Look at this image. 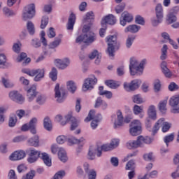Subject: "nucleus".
I'll return each mask as SVG.
<instances>
[{
  "instance_id": "1",
  "label": "nucleus",
  "mask_w": 179,
  "mask_h": 179,
  "mask_svg": "<svg viewBox=\"0 0 179 179\" xmlns=\"http://www.w3.org/2000/svg\"><path fill=\"white\" fill-rule=\"evenodd\" d=\"M146 64V59H143L140 63L134 57L130 58L129 69L131 76H141L143 73V66Z\"/></svg>"
},
{
  "instance_id": "2",
  "label": "nucleus",
  "mask_w": 179,
  "mask_h": 179,
  "mask_svg": "<svg viewBox=\"0 0 179 179\" xmlns=\"http://www.w3.org/2000/svg\"><path fill=\"white\" fill-rule=\"evenodd\" d=\"M106 43H108V48L106 54L109 57L113 58L115 50H120V43L117 42L116 35H109L106 37Z\"/></svg>"
},
{
  "instance_id": "3",
  "label": "nucleus",
  "mask_w": 179,
  "mask_h": 179,
  "mask_svg": "<svg viewBox=\"0 0 179 179\" xmlns=\"http://www.w3.org/2000/svg\"><path fill=\"white\" fill-rule=\"evenodd\" d=\"M97 40V35L92 31H90L86 34H81L76 39V43L80 44L83 42L86 45L93 44Z\"/></svg>"
},
{
  "instance_id": "4",
  "label": "nucleus",
  "mask_w": 179,
  "mask_h": 179,
  "mask_svg": "<svg viewBox=\"0 0 179 179\" xmlns=\"http://www.w3.org/2000/svg\"><path fill=\"white\" fill-rule=\"evenodd\" d=\"M94 114H96V112L94 110H90L89 112L88 116L85 119V122H89L92 121L91 122V127L92 129H96L97 127H99V122L101 121L102 118L101 114H97L94 116Z\"/></svg>"
},
{
  "instance_id": "5",
  "label": "nucleus",
  "mask_w": 179,
  "mask_h": 179,
  "mask_svg": "<svg viewBox=\"0 0 179 179\" xmlns=\"http://www.w3.org/2000/svg\"><path fill=\"white\" fill-rule=\"evenodd\" d=\"M23 73L29 75V76H35L34 78V82H40L44 78V69L30 70L29 69H24L22 70Z\"/></svg>"
},
{
  "instance_id": "6",
  "label": "nucleus",
  "mask_w": 179,
  "mask_h": 179,
  "mask_svg": "<svg viewBox=\"0 0 179 179\" xmlns=\"http://www.w3.org/2000/svg\"><path fill=\"white\" fill-rule=\"evenodd\" d=\"M36 15V6L34 3H31L24 8L22 12L23 20H29V19H33Z\"/></svg>"
},
{
  "instance_id": "7",
  "label": "nucleus",
  "mask_w": 179,
  "mask_h": 179,
  "mask_svg": "<svg viewBox=\"0 0 179 179\" xmlns=\"http://www.w3.org/2000/svg\"><path fill=\"white\" fill-rule=\"evenodd\" d=\"M131 120L132 118L129 116H127L124 120V116L122 115V112L121 110H117V120L114 122V128L117 129V128H120V127H122L124 122L127 124H129L131 122Z\"/></svg>"
},
{
  "instance_id": "8",
  "label": "nucleus",
  "mask_w": 179,
  "mask_h": 179,
  "mask_svg": "<svg viewBox=\"0 0 179 179\" xmlns=\"http://www.w3.org/2000/svg\"><path fill=\"white\" fill-rule=\"evenodd\" d=\"M55 97L57 103H64L66 99V92L62 88L59 89V84H57L55 87Z\"/></svg>"
},
{
  "instance_id": "9",
  "label": "nucleus",
  "mask_w": 179,
  "mask_h": 179,
  "mask_svg": "<svg viewBox=\"0 0 179 179\" xmlns=\"http://www.w3.org/2000/svg\"><path fill=\"white\" fill-rule=\"evenodd\" d=\"M97 83V78L92 76V77H90L85 79V83L83 86V92H87V90H92L94 87V85Z\"/></svg>"
},
{
  "instance_id": "10",
  "label": "nucleus",
  "mask_w": 179,
  "mask_h": 179,
  "mask_svg": "<svg viewBox=\"0 0 179 179\" xmlns=\"http://www.w3.org/2000/svg\"><path fill=\"white\" fill-rule=\"evenodd\" d=\"M142 84V81L141 80H133L130 83H124V88L127 92H134V90H136V89H139V86Z\"/></svg>"
},
{
  "instance_id": "11",
  "label": "nucleus",
  "mask_w": 179,
  "mask_h": 179,
  "mask_svg": "<svg viewBox=\"0 0 179 179\" xmlns=\"http://www.w3.org/2000/svg\"><path fill=\"white\" fill-rule=\"evenodd\" d=\"M9 97L13 101H15L18 104H23L24 103V97L17 91L10 92L9 93Z\"/></svg>"
},
{
  "instance_id": "12",
  "label": "nucleus",
  "mask_w": 179,
  "mask_h": 179,
  "mask_svg": "<svg viewBox=\"0 0 179 179\" xmlns=\"http://www.w3.org/2000/svg\"><path fill=\"white\" fill-rule=\"evenodd\" d=\"M132 20H134V16H132V14L128 13V11H124L122 13L120 18L121 26H127V23H131Z\"/></svg>"
},
{
  "instance_id": "13",
  "label": "nucleus",
  "mask_w": 179,
  "mask_h": 179,
  "mask_svg": "<svg viewBox=\"0 0 179 179\" xmlns=\"http://www.w3.org/2000/svg\"><path fill=\"white\" fill-rule=\"evenodd\" d=\"M169 104L173 107L172 110L173 114L179 113V95L172 96L169 100Z\"/></svg>"
},
{
  "instance_id": "14",
  "label": "nucleus",
  "mask_w": 179,
  "mask_h": 179,
  "mask_svg": "<svg viewBox=\"0 0 179 179\" xmlns=\"http://www.w3.org/2000/svg\"><path fill=\"white\" fill-rule=\"evenodd\" d=\"M38 92H37V87L35 85H32L29 89L27 90V99L28 101L31 102L34 100L36 96L38 94Z\"/></svg>"
},
{
  "instance_id": "15",
  "label": "nucleus",
  "mask_w": 179,
  "mask_h": 179,
  "mask_svg": "<svg viewBox=\"0 0 179 179\" xmlns=\"http://www.w3.org/2000/svg\"><path fill=\"white\" fill-rule=\"evenodd\" d=\"M54 62L55 65L59 69H66V68H68L71 64V61L68 58H64L63 59H56Z\"/></svg>"
},
{
  "instance_id": "16",
  "label": "nucleus",
  "mask_w": 179,
  "mask_h": 179,
  "mask_svg": "<svg viewBox=\"0 0 179 179\" xmlns=\"http://www.w3.org/2000/svg\"><path fill=\"white\" fill-rule=\"evenodd\" d=\"M24 157H26V152L24 150H18L12 153L10 155L9 159L13 162H15L16 160H22V159H24Z\"/></svg>"
},
{
  "instance_id": "17",
  "label": "nucleus",
  "mask_w": 179,
  "mask_h": 179,
  "mask_svg": "<svg viewBox=\"0 0 179 179\" xmlns=\"http://www.w3.org/2000/svg\"><path fill=\"white\" fill-rule=\"evenodd\" d=\"M65 119L66 120V122H69V121L71 122L70 128L71 131H75L77 127H79V122H78L76 118H75V117L72 116V115L69 114L66 115Z\"/></svg>"
},
{
  "instance_id": "18",
  "label": "nucleus",
  "mask_w": 179,
  "mask_h": 179,
  "mask_svg": "<svg viewBox=\"0 0 179 179\" xmlns=\"http://www.w3.org/2000/svg\"><path fill=\"white\" fill-rule=\"evenodd\" d=\"M173 163L176 164V170L171 173V177L173 179L179 178V155L176 154L173 158Z\"/></svg>"
},
{
  "instance_id": "19",
  "label": "nucleus",
  "mask_w": 179,
  "mask_h": 179,
  "mask_svg": "<svg viewBox=\"0 0 179 179\" xmlns=\"http://www.w3.org/2000/svg\"><path fill=\"white\" fill-rule=\"evenodd\" d=\"M161 69L162 73H164L166 78H171V76H173V73H171V71H170V69L167 68V62H166L165 61L162 62Z\"/></svg>"
},
{
  "instance_id": "20",
  "label": "nucleus",
  "mask_w": 179,
  "mask_h": 179,
  "mask_svg": "<svg viewBox=\"0 0 179 179\" xmlns=\"http://www.w3.org/2000/svg\"><path fill=\"white\" fill-rule=\"evenodd\" d=\"M164 122H164V117H162L155 123L151 133L152 136H155V135L157 134L159 129H160V127H159V125H164Z\"/></svg>"
},
{
  "instance_id": "21",
  "label": "nucleus",
  "mask_w": 179,
  "mask_h": 179,
  "mask_svg": "<svg viewBox=\"0 0 179 179\" xmlns=\"http://www.w3.org/2000/svg\"><path fill=\"white\" fill-rule=\"evenodd\" d=\"M76 22V15L72 13L69 17V20L67 23V30H73V26H75Z\"/></svg>"
},
{
  "instance_id": "22",
  "label": "nucleus",
  "mask_w": 179,
  "mask_h": 179,
  "mask_svg": "<svg viewBox=\"0 0 179 179\" xmlns=\"http://www.w3.org/2000/svg\"><path fill=\"white\" fill-rule=\"evenodd\" d=\"M28 126L31 134L36 135V134H37V130L36 129V127H37V119L36 117L32 118L29 121Z\"/></svg>"
},
{
  "instance_id": "23",
  "label": "nucleus",
  "mask_w": 179,
  "mask_h": 179,
  "mask_svg": "<svg viewBox=\"0 0 179 179\" xmlns=\"http://www.w3.org/2000/svg\"><path fill=\"white\" fill-rule=\"evenodd\" d=\"M94 20V13L93 11L87 12L85 16L83 17V23H90L92 24L93 21Z\"/></svg>"
},
{
  "instance_id": "24",
  "label": "nucleus",
  "mask_w": 179,
  "mask_h": 179,
  "mask_svg": "<svg viewBox=\"0 0 179 179\" xmlns=\"http://www.w3.org/2000/svg\"><path fill=\"white\" fill-rule=\"evenodd\" d=\"M103 21L106 24H110L111 26L117 23V19L115 18V16H114V15L112 14H109L108 15L105 17Z\"/></svg>"
},
{
  "instance_id": "25",
  "label": "nucleus",
  "mask_w": 179,
  "mask_h": 179,
  "mask_svg": "<svg viewBox=\"0 0 179 179\" xmlns=\"http://www.w3.org/2000/svg\"><path fill=\"white\" fill-rule=\"evenodd\" d=\"M138 143H140V148H142L144 143H146L147 145H150V143L153 142V138H151L149 136L143 137L142 136H140L138 137Z\"/></svg>"
},
{
  "instance_id": "26",
  "label": "nucleus",
  "mask_w": 179,
  "mask_h": 179,
  "mask_svg": "<svg viewBox=\"0 0 179 179\" xmlns=\"http://www.w3.org/2000/svg\"><path fill=\"white\" fill-rule=\"evenodd\" d=\"M139 30H141V26L136 24H131L129 25L127 27L125 28L124 32L138 33Z\"/></svg>"
},
{
  "instance_id": "27",
  "label": "nucleus",
  "mask_w": 179,
  "mask_h": 179,
  "mask_svg": "<svg viewBox=\"0 0 179 179\" xmlns=\"http://www.w3.org/2000/svg\"><path fill=\"white\" fill-rule=\"evenodd\" d=\"M17 122V117L16 116V114L11 113L9 115L8 118V127L10 128H13L16 126V123Z\"/></svg>"
},
{
  "instance_id": "28",
  "label": "nucleus",
  "mask_w": 179,
  "mask_h": 179,
  "mask_svg": "<svg viewBox=\"0 0 179 179\" xmlns=\"http://www.w3.org/2000/svg\"><path fill=\"white\" fill-rule=\"evenodd\" d=\"M96 57V59L95 60V64H96V65H99V64H100V59H101V55L99 54V51L94 50L92 53L89 55L90 59H94Z\"/></svg>"
},
{
  "instance_id": "29",
  "label": "nucleus",
  "mask_w": 179,
  "mask_h": 179,
  "mask_svg": "<svg viewBox=\"0 0 179 179\" xmlns=\"http://www.w3.org/2000/svg\"><path fill=\"white\" fill-rule=\"evenodd\" d=\"M58 157L59 160H61V162H62L63 163H66L68 160V157L66 156V152L62 148H59L58 151Z\"/></svg>"
},
{
  "instance_id": "30",
  "label": "nucleus",
  "mask_w": 179,
  "mask_h": 179,
  "mask_svg": "<svg viewBox=\"0 0 179 179\" xmlns=\"http://www.w3.org/2000/svg\"><path fill=\"white\" fill-rule=\"evenodd\" d=\"M35 99L36 103L39 106H43V104L45 103V101H47V98L45 97V96H44L43 94L40 92L37 94Z\"/></svg>"
},
{
  "instance_id": "31",
  "label": "nucleus",
  "mask_w": 179,
  "mask_h": 179,
  "mask_svg": "<svg viewBox=\"0 0 179 179\" xmlns=\"http://www.w3.org/2000/svg\"><path fill=\"white\" fill-rule=\"evenodd\" d=\"M41 159L45 166H48V167H51V158H50V155H48V154H47L46 152H43L41 154Z\"/></svg>"
},
{
  "instance_id": "32",
  "label": "nucleus",
  "mask_w": 179,
  "mask_h": 179,
  "mask_svg": "<svg viewBox=\"0 0 179 179\" xmlns=\"http://www.w3.org/2000/svg\"><path fill=\"white\" fill-rule=\"evenodd\" d=\"M127 148L128 149H136V148H141L139 140L137 138L136 141H130L127 143Z\"/></svg>"
},
{
  "instance_id": "33",
  "label": "nucleus",
  "mask_w": 179,
  "mask_h": 179,
  "mask_svg": "<svg viewBox=\"0 0 179 179\" xmlns=\"http://www.w3.org/2000/svg\"><path fill=\"white\" fill-rule=\"evenodd\" d=\"M9 64L6 63V56L5 54H0V68L1 69H6Z\"/></svg>"
},
{
  "instance_id": "34",
  "label": "nucleus",
  "mask_w": 179,
  "mask_h": 179,
  "mask_svg": "<svg viewBox=\"0 0 179 179\" xmlns=\"http://www.w3.org/2000/svg\"><path fill=\"white\" fill-rule=\"evenodd\" d=\"M148 114L149 116V119L151 118V120H156V108L155 107V106H150L148 110Z\"/></svg>"
},
{
  "instance_id": "35",
  "label": "nucleus",
  "mask_w": 179,
  "mask_h": 179,
  "mask_svg": "<svg viewBox=\"0 0 179 179\" xmlns=\"http://www.w3.org/2000/svg\"><path fill=\"white\" fill-rule=\"evenodd\" d=\"M43 127L46 131H52V124L51 123V120L50 117H46L43 120Z\"/></svg>"
},
{
  "instance_id": "36",
  "label": "nucleus",
  "mask_w": 179,
  "mask_h": 179,
  "mask_svg": "<svg viewBox=\"0 0 179 179\" xmlns=\"http://www.w3.org/2000/svg\"><path fill=\"white\" fill-rule=\"evenodd\" d=\"M27 29L30 36H34V34L36 33V28L34 27V24H33L31 21L27 22Z\"/></svg>"
},
{
  "instance_id": "37",
  "label": "nucleus",
  "mask_w": 179,
  "mask_h": 179,
  "mask_svg": "<svg viewBox=\"0 0 179 179\" xmlns=\"http://www.w3.org/2000/svg\"><path fill=\"white\" fill-rule=\"evenodd\" d=\"M177 22V16L173 13V12H169L166 17V22L168 24H171Z\"/></svg>"
},
{
  "instance_id": "38",
  "label": "nucleus",
  "mask_w": 179,
  "mask_h": 179,
  "mask_svg": "<svg viewBox=\"0 0 179 179\" xmlns=\"http://www.w3.org/2000/svg\"><path fill=\"white\" fill-rule=\"evenodd\" d=\"M26 153L28 156H31L34 157H40V152L34 148H29L26 150Z\"/></svg>"
},
{
  "instance_id": "39",
  "label": "nucleus",
  "mask_w": 179,
  "mask_h": 179,
  "mask_svg": "<svg viewBox=\"0 0 179 179\" xmlns=\"http://www.w3.org/2000/svg\"><path fill=\"white\" fill-rule=\"evenodd\" d=\"M155 13H156V17H164L163 14V6L162 4L158 3L157 4L155 7Z\"/></svg>"
},
{
  "instance_id": "40",
  "label": "nucleus",
  "mask_w": 179,
  "mask_h": 179,
  "mask_svg": "<svg viewBox=\"0 0 179 179\" xmlns=\"http://www.w3.org/2000/svg\"><path fill=\"white\" fill-rule=\"evenodd\" d=\"M28 143H29L30 146H34V148H37V146H38V143H40L38 136H35L33 138H31L28 141Z\"/></svg>"
},
{
  "instance_id": "41",
  "label": "nucleus",
  "mask_w": 179,
  "mask_h": 179,
  "mask_svg": "<svg viewBox=\"0 0 179 179\" xmlns=\"http://www.w3.org/2000/svg\"><path fill=\"white\" fill-rule=\"evenodd\" d=\"M67 90L70 93H75L76 92V84L72 80L67 82Z\"/></svg>"
},
{
  "instance_id": "42",
  "label": "nucleus",
  "mask_w": 179,
  "mask_h": 179,
  "mask_svg": "<svg viewBox=\"0 0 179 179\" xmlns=\"http://www.w3.org/2000/svg\"><path fill=\"white\" fill-rule=\"evenodd\" d=\"M61 39L60 38H55V41L49 43L48 48L51 50H54V48H57L61 44Z\"/></svg>"
},
{
  "instance_id": "43",
  "label": "nucleus",
  "mask_w": 179,
  "mask_h": 179,
  "mask_svg": "<svg viewBox=\"0 0 179 179\" xmlns=\"http://www.w3.org/2000/svg\"><path fill=\"white\" fill-rule=\"evenodd\" d=\"M167 100L162 101L159 104V110L162 113V114H166V111H167Z\"/></svg>"
},
{
  "instance_id": "44",
  "label": "nucleus",
  "mask_w": 179,
  "mask_h": 179,
  "mask_svg": "<svg viewBox=\"0 0 179 179\" xmlns=\"http://www.w3.org/2000/svg\"><path fill=\"white\" fill-rule=\"evenodd\" d=\"M168 50H169V48L167 47V45H164L162 48L161 49L162 55L160 56V59H162V61H164V59H167Z\"/></svg>"
},
{
  "instance_id": "45",
  "label": "nucleus",
  "mask_w": 179,
  "mask_h": 179,
  "mask_svg": "<svg viewBox=\"0 0 179 179\" xmlns=\"http://www.w3.org/2000/svg\"><path fill=\"white\" fill-rule=\"evenodd\" d=\"M129 132L132 136H138L142 132V128L130 127Z\"/></svg>"
},
{
  "instance_id": "46",
  "label": "nucleus",
  "mask_w": 179,
  "mask_h": 179,
  "mask_svg": "<svg viewBox=\"0 0 179 179\" xmlns=\"http://www.w3.org/2000/svg\"><path fill=\"white\" fill-rule=\"evenodd\" d=\"M132 101L136 104H142V103H144L145 101H143V98H142V96L141 94H136L132 96Z\"/></svg>"
},
{
  "instance_id": "47",
  "label": "nucleus",
  "mask_w": 179,
  "mask_h": 179,
  "mask_svg": "<svg viewBox=\"0 0 179 179\" xmlns=\"http://www.w3.org/2000/svg\"><path fill=\"white\" fill-rule=\"evenodd\" d=\"M125 6H127L125 3H121L120 4L116 6L115 8L116 13L117 15H120V13H122V12H124V10H125Z\"/></svg>"
},
{
  "instance_id": "48",
  "label": "nucleus",
  "mask_w": 179,
  "mask_h": 179,
  "mask_svg": "<svg viewBox=\"0 0 179 179\" xmlns=\"http://www.w3.org/2000/svg\"><path fill=\"white\" fill-rule=\"evenodd\" d=\"M49 76L53 82H55V80H57L58 76V71H57V69H55V67H53L52 69V71L49 74Z\"/></svg>"
},
{
  "instance_id": "49",
  "label": "nucleus",
  "mask_w": 179,
  "mask_h": 179,
  "mask_svg": "<svg viewBox=\"0 0 179 179\" xmlns=\"http://www.w3.org/2000/svg\"><path fill=\"white\" fill-rule=\"evenodd\" d=\"M105 85H106V86L110 89H117V87L120 86L118 84L115 83V81L113 80H108L105 81Z\"/></svg>"
},
{
  "instance_id": "50",
  "label": "nucleus",
  "mask_w": 179,
  "mask_h": 179,
  "mask_svg": "<svg viewBox=\"0 0 179 179\" xmlns=\"http://www.w3.org/2000/svg\"><path fill=\"white\" fill-rule=\"evenodd\" d=\"M3 13L6 17L15 16V15H16V13L13 12V10H11L8 7H4L3 8Z\"/></svg>"
},
{
  "instance_id": "51",
  "label": "nucleus",
  "mask_w": 179,
  "mask_h": 179,
  "mask_svg": "<svg viewBox=\"0 0 179 179\" xmlns=\"http://www.w3.org/2000/svg\"><path fill=\"white\" fill-rule=\"evenodd\" d=\"M135 38H136V36H128L127 39L126 40L127 48H129L130 47H132V44H134V41H135Z\"/></svg>"
},
{
  "instance_id": "52",
  "label": "nucleus",
  "mask_w": 179,
  "mask_h": 179,
  "mask_svg": "<svg viewBox=\"0 0 179 179\" xmlns=\"http://www.w3.org/2000/svg\"><path fill=\"white\" fill-rule=\"evenodd\" d=\"M173 141H174V134L172 133L168 136H166L164 138V142L166 143V146H169V143H170V142H173Z\"/></svg>"
},
{
  "instance_id": "53",
  "label": "nucleus",
  "mask_w": 179,
  "mask_h": 179,
  "mask_svg": "<svg viewBox=\"0 0 179 179\" xmlns=\"http://www.w3.org/2000/svg\"><path fill=\"white\" fill-rule=\"evenodd\" d=\"M68 141L69 143H83L85 142V138L82 137L80 139H77L75 137L69 138Z\"/></svg>"
},
{
  "instance_id": "54",
  "label": "nucleus",
  "mask_w": 179,
  "mask_h": 179,
  "mask_svg": "<svg viewBox=\"0 0 179 179\" xmlns=\"http://www.w3.org/2000/svg\"><path fill=\"white\" fill-rule=\"evenodd\" d=\"M135 23L141 24V26H145V18L141 15H136L135 17Z\"/></svg>"
},
{
  "instance_id": "55",
  "label": "nucleus",
  "mask_w": 179,
  "mask_h": 179,
  "mask_svg": "<svg viewBox=\"0 0 179 179\" xmlns=\"http://www.w3.org/2000/svg\"><path fill=\"white\" fill-rule=\"evenodd\" d=\"M31 45L34 48H40L41 47V42L38 38H34L31 40Z\"/></svg>"
},
{
  "instance_id": "56",
  "label": "nucleus",
  "mask_w": 179,
  "mask_h": 179,
  "mask_svg": "<svg viewBox=\"0 0 179 179\" xmlns=\"http://www.w3.org/2000/svg\"><path fill=\"white\" fill-rule=\"evenodd\" d=\"M160 89H162V84L160 83V80H156L154 82V90L155 93L160 92Z\"/></svg>"
},
{
  "instance_id": "57",
  "label": "nucleus",
  "mask_w": 179,
  "mask_h": 179,
  "mask_svg": "<svg viewBox=\"0 0 179 179\" xmlns=\"http://www.w3.org/2000/svg\"><path fill=\"white\" fill-rule=\"evenodd\" d=\"M65 171H59L57 173L55 174L53 176V179H62L65 177Z\"/></svg>"
},
{
  "instance_id": "58",
  "label": "nucleus",
  "mask_w": 179,
  "mask_h": 179,
  "mask_svg": "<svg viewBox=\"0 0 179 179\" xmlns=\"http://www.w3.org/2000/svg\"><path fill=\"white\" fill-rule=\"evenodd\" d=\"M48 24V16H43L41 20V29H45Z\"/></svg>"
},
{
  "instance_id": "59",
  "label": "nucleus",
  "mask_w": 179,
  "mask_h": 179,
  "mask_svg": "<svg viewBox=\"0 0 179 179\" xmlns=\"http://www.w3.org/2000/svg\"><path fill=\"white\" fill-rule=\"evenodd\" d=\"M133 111L136 115H138V114H141V113H142V111H143V107L139 106L138 105H135L134 106Z\"/></svg>"
},
{
  "instance_id": "60",
  "label": "nucleus",
  "mask_w": 179,
  "mask_h": 179,
  "mask_svg": "<svg viewBox=\"0 0 179 179\" xmlns=\"http://www.w3.org/2000/svg\"><path fill=\"white\" fill-rule=\"evenodd\" d=\"M1 83L6 88L12 87V84H10V81L9 80V79H6L4 77L1 78Z\"/></svg>"
},
{
  "instance_id": "61",
  "label": "nucleus",
  "mask_w": 179,
  "mask_h": 179,
  "mask_svg": "<svg viewBox=\"0 0 179 179\" xmlns=\"http://www.w3.org/2000/svg\"><path fill=\"white\" fill-rule=\"evenodd\" d=\"M142 128L141 121L136 120L131 122L130 128Z\"/></svg>"
},
{
  "instance_id": "62",
  "label": "nucleus",
  "mask_w": 179,
  "mask_h": 179,
  "mask_svg": "<svg viewBox=\"0 0 179 179\" xmlns=\"http://www.w3.org/2000/svg\"><path fill=\"white\" fill-rule=\"evenodd\" d=\"M88 179H96L97 177V173L94 169H91L87 173Z\"/></svg>"
},
{
  "instance_id": "63",
  "label": "nucleus",
  "mask_w": 179,
  "mask_h": 179,
  "mask_svg": "<svg viewBox=\"0 0 179 179\" xmlns=\"http://www.w3.org/2000/svg\"><path fill=\"white\" fill-rule=\"evenodd\" d=\"M134 169L135 162L134 160L129 161L126 165V170H134Z\"/></svg>"
},
{
  "instance_id": "64",
  "label": "nucleus",
  "mask_w": 179,
  "mask_h": 179,
  "mask_svg": "<svg viewBox=\"0 0 179 179\" xmlns=\"http://www.w3.org/2000/svg\"><path fill=\"white\" fill-rule=\"evenodd\" d=\"M35 176H36V171H31L30 172L26 174V176H23L22 179H33L34 178Z\"/></svg>"
}]
</instances>
